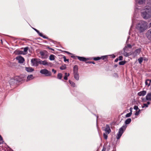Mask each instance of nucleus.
<instances>
[{
  "label": "nucleus",
  "instance_id": "obj_15",
  "mask_svg": "<svg viewBox=\"0 0 151 151\" xmlns=\"http://www.w3.org/2000/svg\"><path fill=\"white\" fill-rule=\"evenodd\" d=\"M34 78V77L32 75H28L26 81H27L32 80Z\"/></svg>",
  "mask_w": 151,
  "mask_h": 151
},
{
  "label": "nucleus",
  "instance_id": "obj_36",
  "mask_svg": "<svg viewBox=\"0 0 151 151\" xmlns=\"http://www.w3.org/2000/svg\"><path fill=\"white\" fill-rule=\"evenodd\" d=\"M101 58L100 57H98L94 58H93V60H99L100 59H101Z\"/></svg>",
  "mask_w": 151,
  "mask_h": 151
},
{
  "label": "nucleus",
  "instance_id": "obj_44",
  "mask_svg": "<svg viewBox=\"0 0 151 151\" xmlns=\"http://www.w3.org/2000/svg\"><path fill=\"white\" fill-rule=\"evenodd\" d=\"M123 57L122 56H120L119 57V59L120 60H122Z\"/></svg>",
  "mask_w": 151,
  "mask_h": 151
},
{
  "label": "nucleus",
  "instance_id": "obj_8",
  "mask_svg": "<svg viewBox=\"0 0 151 151\" xmlns=\"http://www.w3.org/2000/svg\"><path fill=\"white\" fill-rule=\"evenodd\" d=\"M146 36L149 40H151V29L148 31L146 33Z\"/></svg>",
  "mask_w": 151,
  "mask_h": 151
},
{
  "label": "nucleus",
  "instance_id": "obj_4",
  "mask_svg": "<svg viewBox=\"0 0 151 151\" xmlns=\"http://www.w3.org/2000/svg\"><path fill=\"white\" fill-rule=\"evenodd\" d=\"M40 60L38 58H32L31 60L32 65L34 66H37L40 64Z\"/></svg>",
  "mask_w": 151,
  "mask_h": 151
},
{
  "label": "nucleus",
  "instance_id": "obj_28",
  "mask_svg": "<svg viewBox=\"0 0 151 151\" xmlns=\"http://www.w3.org/2000/svg\"><path fill=\"white\" fill-rule=\"evenodd\" d=\"M138 61L139 63H141L143 61V58L142 57H140L138 59Z\"/></svg>",
  "mask_w": 151,
  "mask_h": 151
},
{
  "label": "nucleus",
  "instance_id": "obj_5",
  "mask_svg": "<svg viewBox=\"0 0 151 151\" xmlns=\"http://www.w3.org/2000/svg\"><path fill=\"white\" fill-rule=\"evenodd\" d=\"M41 73L45 75L46 76H50L51 75L50 72L49 71L46 69H42L40 71Z\"/></svg>",
  "mask_w": 151,
  "mask_h": 151
},
{
  "label": "nucleus",
  "instance_id": "obj_49",
  "mask_svg": "<svg viewBox=\"0 0 151 151\" xmlns=\"http://www.w3.org/2000/svg\"><path fill=\"white\" fill-rule=\"evenodd\" d=\"M52 71L54 72V73H56V71L54 70V69H52Z\"/></svg>",
  "mask_w": 151,
  "mask_h": 151
},
{
  "label": "nucleus",
  "instance_id": "obj_54",
  "mask_svg": "<svg viewBox=\"0 0 151 151\" xmlns=\"http://www.w3.org/2000/svg\"><path fill=\"white\" fill-rule=\"evenodd\" d=\"M50 50H53V49L51 48H50Z\"/></svg>",
  "mask_w": 151,
  "mask_h": 151
},
{
  "label": "nucleus",
  "instance_id": "obj_39",
  "mask_svg": "<svg viewBox=\"0 0 151 151\" xmlns=\"http://www.w3.org/2000/svg\"><path fill=\"white\" fill-rule=\"evenodd\" d=\"M19 54H21L26 55L27 54V53H24V52L23 51H20Z\"/></svg>",
  "mask_w": 151,
  "mask_h": 151
},
{
  "label": "nucleus",
  "instance_id": "obj_11",
  "mask_svg": "<svg viewBox=\"0 0 151 151\" xmlns=\"http://www.w3.org/2000/svg\"><path fill=\"white\" fill-rule=\"evenodd\" d=\"M137 3L139 4H144L145 2V0H135Z\"/></svg>",
  "mask_w": 151,
  "mask_h": 151
},
{
  "label": "nucleus",
  "instance_id": "obj_18",
  "mask_svg": "<svg viewBox=\"0 0 151 151\" xmlns=\"http://www.w3.org/2000/svg\"><path fill=\"white\" fill-rule=\"evenodd\" d=\"M47 61L45 60L44 61H42L40 60V64L43 65H47Z\"/></svg>",
  "mask_w": 151,
  "mask_h": 151
},
{
  "label": "nucleus",
  "instance_id": "obj_56",
  "mask_svg": "<svg viewBox=\"0 0 151 151\" xmlns=\"http://www.w3.org/2000/svg\"><path fill=\"white\" fill-rule=\"evenodd\" d=\"M66 52L68 53H69V52H68L67 51H66Z\"/></svg>",
  "mask_w": 151,
  "mask_h": 151
},
{
  "label": "nucleus",
  "instance_id": "obj_9",
  "mask_svg": "<svg viewBox=\"0 0 151 151\" xmlns=\"http://www.w3.org/2000/svg\"><path fill=\"white\" fill-rule=\"evenodd\" d=\"M17 77H15L14 78L11 79L9 81V83H10V84L11 85H12L14 84L15 82V81L16 80L17 81Z\"/></svg>",
  "mask_w": 151,
  "mask_h": 151
},
{
  "label": "nucleus",
  "instance_id": "obj_33",
  "mask_svg": "<svg viewBox=\"0 0 151 151\" xmlns=\"http://www.w3.org/2000/svg\"><path fill=\"white\" fill-rule=\"evenodd\" d=\"M108 134H106V133H104L103 136H104V138L105 139H107V137H108V136H107Z\"/></svg>",
  "mask_w": 151,
  "mask_h": 151
},
{
  "label": "nucleus",
  "instance_id": "obj_41",
  "mask_svg": "<svg viewBox=\"0 0 151 151\" xmlns=\"http://www.w3.org/2000/svg\"><path fill=\"white\" fill-rule=\"evenodd\" d=\"M134 109L136 110L139 109L137 106H135L134 107Z\"/></svg>",
  "mask_w": 151,
  "mask_h": 151
},
{
  "label": "nucleus",
  "instance_id": "obj_29",
  "mask_svg": "<svg viewBox=\"0 0 151 151\" xmlns=\"http://www.w3.org/2000/svg\"><path fill=\"white\" fill-rule=\"evenodd\" d=\"M132 114V113H128L127 114L125 115V117H128L131 116V115Z\"/></svg>",
  "mask_w": 151,
  "mask_h": 151
},
{
  "label": "nucleus",
  "instance_id": "obj_55",
  "mask_svg": "<svg viewBox=\"0 0 151 151\" xmlns=\"http://www.w3.org/2000/svg\"><path fill=\"white\" fill-rule=\"evenodd\" d=\"M47 48L49 49H50V47H47Z\"/></svg>",
  "mask_w": 151,
  "mask_h": 151
},
{
  "label": "nucleus",
  "instance_id": "obj_47",
  "mask_svg": "<svg viewBox=\"0 0 151 151\" xmlns=\"http://www.w3.org/2000/svg\"><path fill=\"white\" fill-rule=\"evenodd\" d=\"M101 58V59H102L103 60H104L105 58H106V56H103L101 57H100Z\"/></svg>",
  "mask_w": 151,
  "mask_h": 151
},
{
  "label": "nucleus",
  "instance_id": "obj_42",
  "mask_svg": "<svg viewBox=\"0 0 151 151\" xmlns=\"http://www.w3.org/2000/svg\"><path fill=\"white\" fill-rule=\"evenodd\" d=\"M64 61L65 62H66V61H67L68 62V61H69V60L68 59H66L65 57V56H64Z\"/></svg>",
  "mask_w": 151,
  "mask_h": 151
},
{
  "label": "nucleus",
  "instance_id": "obj_32",
  "mask_svg": "<svg viewBox=\"0 0 151 151\" xmlns=\"http://www.w3.org/2000/svg\"><path fill=\"white\" fill-rule=\"evenodd\" d=\"M4 142V141L3 140L2 138L1 137V136L0 135V144H2Z\"/></svg>",
  "mask_w": 151,
  "mask_h": 151
},
{
  "label": "nucleus",
  "instance_id": "obj_35",
  "mask_svg": "<svg viewBox=\"0 0 151 151\" xmlns=\"http://www.w3.org/2000/svg\"><path fill=\"white\" fill-rule=\"evenodd\" d=\"M28 50V47H26L24 48V53H27V51Z\"/></svg>",
  "mask_w": 151,
  "mask_h": 151
},
{
  "label": "nucleus",
  "instance_id": "obj_38",
  "mask_svg": "<svg viewBox=\"0 0 151 151\" xmlns=\"http://www.w3.org/2000/svg\"><path fill=\"white\" fill-rule=\"evenodd\" d=\"M52 63H48L47 62V65L50 66V67H52Z\"/></svg>",
  "mask_w": 151,
  "mask_h": 151
},
{
  "label": "nucleus",
  "instance_id": "obj_57",
  "mask_svg": "<svg viewBox=\"0 0 151 151\" xmlns=\"http://www.w3.org/2000/svg\"><path fill=\"white\" fill-rule=\"evenodd\" d=\"M71 57H72V58H74V57L73 56H71Z\"/></svg>",
  "mask_w": 151,
  "mask_h": 151
},
{
  "label": "nucleus",
  "instance_id": "obj_13",
  "mask_svg": "<svg viewBox=\"0 0 151 151\" xmlns=\"http://www.w3.org/2000/svg\"><path fill=\"white\" fill-rule=\"evenodd\" d=\"M140 52V50L139 49L136 50L133 53V55L134 56H136L139 55Z\"/></svg>",
  "mask_w": 151,
  "mask_h": 151
},
{
  "label": "nucleus",
  "instance_id": "obj_51",
  "mask_svg": "<svg viewBox=\"0 0 151 151\" xmlns=\"http://www.w3.org/2000/svg\"><path fill=\"white\" fill-rule=\"evenodd\" d=\"M147 80H148V81H150V83H151V80L147 79Z\"/></svg>",
  "mask_w": 151,
  "mask_h": 151
},
{
  "label": "nucleus",
  "instance_id": "obj_3",
  "mask_svg": "<svg viewBox=\"0 0 151 151\" xmlns=\"http://www.w3.org/2000/svg\"><path fill=\"white\" fill-rule=\"evenodd\" d=\"M127 127V125H124L122 126L119 129L118 132L117 134V136L116 137V138L117 139H119L120 138L124 131L126 129Z\"/></svg>",
  "mask_w": 151,
  "mask_h": 151
},
{
  "label": "nucleus",
  "instance_id": "obj_30",
  "mask_svg": "<svg viewBox=\"0 0 151 151\" xmlns=\"http://www.w3.org/2000/svg\"><path fill=\"white\" fill-rule=\"evenodd\" d=\"M126 62L125 61H122L119 62V64L120 65H123Z\"/></svg>",
  "mask_w": 151,
  "mask_h": 151
},
{
  "label": "nucleus",
  "instance_id": "obj_21",
  "mask_svg": "<svg viewBox=\"0 0 151 151\" xmlns=\"http://www.w3.org/2000/svg\"><path fill=\"white\" fill-rule=\"evenodd\" d=\"M55 56L53 55H51L49 57V59L50 60H53L55 59Z\"/></svg>",
  "mask_w": 151,
  "mask_h": 151
},
{
  "label": "nucleus",
  "instance_id": "obj_2",
  "mask_svg": "<svg viewBox=\"0 0 151 151\" xmlns=\"http://www.w3.org/2000/svg\"><path fill=\"white\" fill-rule=\"evenodd\" d=\"M148 28L147 23L143 21L139 22L136 26V29L140 33L144 32Z\"/></svg>",
  "mask_w": 151,
  "mask_h": 151
},
{
  "label": "nucleus",
  "instance_id": "obj_7",
  "mask_svg": "<svg viewBox=\"0 0 151 151\" xmlns=\"http://www.w3.org/2000/svg\"><path fill=\"white\" fill-rule=\"evenodd\" d=\"M106 134H109L111 132V130L110 127L108 125H106V126L104 130Z\"/></svg>",
  "mask_w": 151,
  "mask_h": 151
},
{
  "label": "nucleus",
  "instance_id": "obj_12",
  "mask_svg": "<svg viewBox=\"0 0 151 151\" xmlns=\"http://www.w3.org/2000/svg\"><path fill=\"white\" fill-rule=\"evenodd\" d=\"M146 100H147L151 101V93H149L147 94L146 96Z\"/></svg>",
  "mask_w": 151,
  "mask_h": 151
},
{
  "label": "nucleus",
  "instance_id": "obj_19",
  "mask_svg": "<svg viewBox=\"0 0 151 151\" xmlns=\"http://www.w3.org/2000/svg\"><path fill=\"white\" fill-rule=\"evenodd\" d=\"M78 67L77 65H75L73 68L74 73H78Z\"/></svg>",
  "mask_w": 151,
  "mask_h": 151
},
{
  "label": "nucleus",
  "instance_id": "obj_52",
  "mask_svg": "<svg viewBox=\"0 0 151 151\" xmlns=\"http://www.w3.org/2000/svg\"><path fill=\"white\" fill-rule=\"evenodd\" d=\"M118 59H116V60H115V62H117V61H118Z\"/></svg>",
  "mask_w": 151,
  "mask_h": 151
},
{
  "label": "nucleus",
  "instance_id": "obj_31",
  "mask_svg": "<svg viewBox=\"0 0 151 151\" xmlns=\"http://www.w3.org/2000/svg\"><path fill=\"white\" fill-rule=\"evenodd\" d=\"M66 67L65 65H62L61 66L60 68L61 70H65L66 69Z\"/></svg>",
  "mask_w": 151,
  "mask_h": 151
},
{
  "label": "nucleus",
  "instance_id": "obj_27",
  "mask_svg": "<svg viewBox=\"0 0 151 151\" xmlns=\"http://www.w3.org/2000/svg\"><path fill=\"white\" fill-rule=\"evenodd\" d=\"M62 76V75L61 73H58V78L60 79H61Z\"/></svg>",
  "mask_w": 151,
  "mask_h": 151
},
{
  "label": "nucleus",
  "instance_id": "obj_1",
  "mask_svg": "<svg viewBox=\"0 0 151 151\" xmlns=\"http://www.w3.org/2000/svg\"><path fill=\"white\" fill-rule=\"evenodd\" d=\"M142 16L145 19H147L151 17V7L146 6L145 8L141 10Z\"/></svg>",
  "mask_w": 151,
  "mask_h": 151
},
{
  "label": "nucleus",
  "instance_id": "obj_45",
  "mask_svg": "<svg viewBox=\"0 0 151 151\" xmlns=\"http://www.w3.org/2000/svg\"><path fill=\"white\" fill-rule=\"evenodd\" d=\"M132 109H133L132 107H131L130 108V109H129V110L130 111V113H132Z\"/></svg>",
  "mask_w": 151,
  "mask_h": 151
},
{
  "label": "nucleus",
  "instance_id": "obj_14",
  "mask_svg": "<svg viewBox=\"0 0 151 151\" xmlns=\"http://www.w3.org/2000/svg\"><path fill=\"white\" fill-rule=\"evenodd\" d=\"M25 70L28 72H32L34 70V69L32 67H26Z\"/></svg>",
  "mask_w": 151,
  "mask_h": 151
},
{
  "label": "nucleus",
  "instance_id": "obj_46",
  "mask_svg": "<svg viewBox=\"0 0 151 151\" xmlns=\"http://www.w3.org/2000/svg\"><path fill=\"white\" fill-rule=\"evenodd\" d=\"M65 76H67V77L69 76V73H65Z\"/></svg>",
  "mask_w": 151,
  "mask_h": 151
},
{
  "label": "nucleus",
  "instance_id": "obj_40",
  "mask_svg": "<svg viewBox=\"0 0 151 151\" xmlns=\"http://www.w3.org/2000/svg\"><path fill=\"white\" fill-rule=\"evenodd\" d=\"M140 111V109H139V110L138 111H137L135 113V114L136 115H138L139 114V112Z\"/></svg>",
  "mask_w": 151,
  "mask_h": 151
},
{
  "label": "nucleus",
  "instance_id": "obj_34",
  "mask_svg": "<svg viewBox=\"0 0 151 151\" xmlns=\"http://www.w3.org/2000/svg\"><path fill=\"white\" fill-rule=\"evenodd\" d=\"M40 53L41 56L42 57H43L45 54V52L43 51H40Z\"/></svg>",
  "mask_w": 151,
  "mask_h": 151
},
{
  "label": "nucleus",
  "instance_id": "obj_26",
  "mask_svg": "<svg viewBox=\"0 0 151 151\" xmlns=\"http://www.w3.org/2000/svg\"><path fill=\"white\" fill-rule=\"evenodd\" d=\"M145 83L146 85L147 86H150V83L149 81L147 80L146 81Z\"/></svg>",
  "mask_w": 151,
  "mask_h": 151
},
{
  "label": "nucleus",
  "instance_id": "obj_23",
  "mask_svg": "<svg viewBox=\"0 0 151 151\" xmlns=\"http://www.w3.org/2000/svg\"><path fill=\"white\" fill-rule=\"evenodd\" d=\"M150 104L149 102H148L147 104H144L142 106V108H144L145 107H148V105Z\"/></svg>",
  "mask_w": 151,
  "mask_h": 151
},
{
  "label": "nucleus",
  "instance_id": "obj_17",
  "mask_svg": "<svg viewBox=\"0 0 151 151\" xmlns=\"http://www.w3.org/2000/svg\"><path fill=\"white\" fill-rule=\"evenodd\" d=\"M74 78L77 80H78L79 79V76L78 73H74Z\"/></svg>",
  "mask_w": 151,
  "mask_h": 151
},
{
  "label": "nucleus",
  "instance_id": "obj_53",
  "mask_svg": "<svg viewBox=\"0 0 151 151\" xmlns=\"http://www.w3.org/2000/svg\"><path fill=\"white\" fill-rule=\"evenodd\" d=\"M150 27H151V22L150 23Z\"/></svg>",
  "mask_w": 151,
  "mask_h": 151
},
{
  "label": "nucleus",
  "instance_id": "obj_20",
  "mask_svg": "<svg viewBox=\"0 0 151 151\" xmlns=\"http://www.w3.org/2000/svg\"><path fill=\"white\" fill-rule=\"evenodd\" d=\"M33 29L37 32L40 36L43 37L44 38H45V37L43 36L42 34L38 30L35 28H33Z\"/></svg>",
  "mask_w": 151,
  "mask_h": 151
},
{
  "label": "nucleus",
  "instance_id": "obj_43",
  "mask_svg": "<svg viewBox=\"0 0 151 151\" xmlns=\"http://www.w3.org/2000/svg\"><path fill=\"white\" fill-rule=\"evenodd\" d=\"M86 63H93V64H95V63L94 62H91V61H88L86 62Z\"/></svg>",
  "mask_w": 151,
  "mask_h": 151
},
{
  "label": "nucleus",
  "instance_id": "obj_22",
  "mask_svg": "<svg viewBox=\"0 0 151 151\" xmlns=\"http://www.w3.org/2000/svg\"><path fill=\"white\" fill-rule=\"evenodd\" d=\"M131 119L130 118L127 119L125 121V124H129L131 122Z\"/></svg>",
  "mask_w": 151,
  "mask_h": 151
},
{
  "label": "nucleus",
  "instance_id": "obj_50",
  "mask_svg": "<svg viewBox=\"0 0 151 151\" xmlns=\"http://www.w3.org/2000/svg\"><path fill=\"white\" fill-rule=\"evenodd\" d=\"M106 149L104 147H103L102 151H106Z\"/></svg>",
  "mask_w": 151,
  "mask_h": 151
},
{
  "label": "nucleus",
  "instance_id": "obj_16",
  "mask_svg": "<svg viewBox=\"0 0 151 151\" xmlns=\"http://www.w3.org/2000/svg\"><path fill=\"white\" fill-rule=\"evenodd\" d=\"M77 57L78 59L81 61H86V60L88 59L83 57L78 56Z\"/></svg>",
  "mask_w": 151,
  "mask_h": 151
},
{
  "label": "nucleus",
  "instance_id": "obj_6",
  "mask_svg": "<svg viewBox=\"0 0 151 151\" xmlns=\"http://www.w3.org/2000/svg\"><path fill=\"white\" fill-rule=\"evenodd\" d=\"M16 59L18 61V62L20 63H23L24 61V58L20 56L17 57Z\"/></svg>",
  "mask_w": 151,
  "mask_h": 151
},
{
  "label": "nucleus",
  "instance_id": "obj_10",
  "mask_svg": "<svg viewBox=\"0 0 151 151\" xmlns=\"http://www.w3.org/2000/svg\"><path fill=\"white\" fill-rule=\"evenodd\" d=\"M147 93L146 91H141L138 93V95L140 96H144Z\"/></svg>",
  "mask_w": 151,
  "mask_h": 151
},
{
  "label": "nucleus",
  "instance_id": "obj_48",
  "mask_svg": "<svg viewBox=\"0 0 151 151\" xmlns=\"http://www.w3.org/2000/svg\"><path fill=\"white\" fill-rule=\"evenodd\" d=\"M64 78L65 80H67L68 79L67 77L66 76H65Z\"/></svg>",
  "mask_w": 151,
  "mask_h": 151
},
{
  "label": "nucleus",
  "instance_id": "obj_37",
  "mask_svg": "<svg viewBox=\"0 0 151 151\" xmlns=\"http://www.w3.org/2000/svg\"><path fill=\"white\" fill-rule=\"evenodd\" d=\"M124 55L126 57L129 56V53L125 52H124Z\"/></svg>",
  "mask_w": 151,
  "mask_h": 151
},
{
  "label": "nucleus",
  "instance_id": "obj_25",
  "mask_svg": "<svg viewBox=\"0 0 151 151\" xmlns=\"http://www.w3.org/2000/svg\"><path fill=\"white\" fill-rule=\"evenodd\" d=\"M132 47L131 45H130L128 44L127 45V46L126 47H125L124 48V51H127V47H129V48H131Z\"/></svg>",
  "mask_w": 151,
  "mask_h": 151
},
{
  "label": "nucleus",
  "instance_id": "obj_24",
  "mask_svg": "<svg viewBox=\"0 0 151 151\" xmlns=\"http://www.w3.org/2000/svg\"><path fill=\"white\" fill-rule=\"evenodd\" d=\"M69 82L72 86L73 87H75V84L74 82L70 80H69Z\"/></svg>",
  "mask_w": 151,
  "mask_h": 151
}]
</instances>
